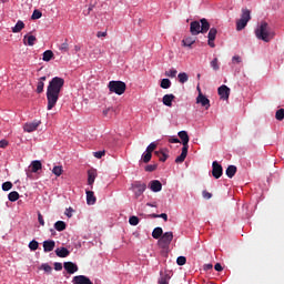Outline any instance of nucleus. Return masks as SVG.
<instances>
[{"label":"nucleus","mask_w":284,"mask_h":284,"mask_svg":"<svg viewBox=\"0 0 284 284\" xmlns=\"http://www.w3.org/2000/svg\"><path fill=\"white\" fill-rule=\"evenodd\" d=\"M210 30L209 21L203 18L201 21H192L190 23V33L194 37L199 36L200 33L205 34Z\"/></svg>","instance_id":"obj_3"},{"label":"nucleus","mask_w":284,"mask_h":284,"mask_svg":"<svg viewBox=\"0 0 284 284\" xmlns=\"http://www.w3.org/2000/svg\"><path fill=\"white\" fill-rule=\"evenodd\" d=\"M42 270H43L45 273H51V272H52V267L49 266L48 264H42Z\"/></svg>","instance_id":"obj_55"},{"label":"nucleus","mask_w":284,"mask_h":284,"mask_svg":"<svg viewBox=\"0 0 284 284\" xmlns=\"http://www.w3.org/2000/svg\"><path fill=\"white\" fill-rule=\"evenodd\" d=\"M64 83L65 81L62 78L54 77L53 79H51V81L47 87V92H45V97L48 101L47 108H54L57 105V102L64 87Z\"/></svg>","instance_id":"obj_1"},{"label":"nucleus","mask_w":284,"mask_h":284,"mask_svg":"<svg viewBox=\"0 0 284 284\" xmlns=\"http://www.w3.org/2000/svg\"><path fill=\"white\" fill-rule=\"evenodd\" d=\"M150 219H162L164 222L169 221V215L166 213H161V214H150L149 215Z\"/></svg>","instance_id":"obj_33"},{"label":"nucleus","mask_w":284,"mask_h":284,"mask_svg":"<svg viewBox=\"0 0 284 284\" xmlns=\"http://www.w3.org/2000/svg\"><path fill=\"white\" fill-rule=\"evenodd\" d=\"M129 222H130V225H131V226H138L139 223H140V220H139L138 216L133 215V216L130 217V221H129Z\"/></svg>","instance_id":"obj_47"},{"label":"nucleus","mask_w":284,"mask_h":284,"mask_svg":"<svg viewBox=\"0 0 284 284\" xmlns=\"http://www.w3.org/2000/svg\"><path fill=\"white\" fill-rule=\"evenodd\" d=\"M158 148V143L156 142H151L146 149H145V152L152 154Z\"/></svg>","instance_id":"obj_38"},{"label":"nucleus","mask_w":284,"mask_h":284,"mask_svg":"<svg viewBox=\"0 0 284 284\" xmlns=\"http://www.w3.org/2000/svg\"><path fill=\"white\" fill-rule=\"evenodd\" d=\"M189 150H190V148L182 146V153H181V155H178V158L175 159V163L181 164V163L185 162V159L187 158Z\"/></svg>","instance_id":"obj_19"},{"label":"nucleus","mask_w":284,"mask_h":284,"mask_svg":"<svg viewBox=\"0 0 284 284\" xmlns=\"http://www.w3.org/2000/svg\"><path fill=\"white\" fill-rule=\"evenodd\" d=\"M42 169V163L40 162V160H33L32 164H31V171L33 173H37L38 171H40Z\"/></svg>","instance_id":"obj_30"},{"label":"nucleus","mask_w":284,"mask_h":284,"mask_svg":"<svg viewBox=\"0 0 284 284\" xmlns=\"http://www.w3.org/2000/svg\"><path fill=\"white\" fill-rule=\"evenodd\" d=\"M154 154L159 158L161 162H166L169 159V150L168 149H161L159 151H154Z\"/></svg>","instance_id":"obj_15"},{"label":"nucleus","mask_w":284,"mask_h":284,"mask_svg":"<svg viewBox=\"0 0 284 284\" xmlns=\"http://www.w3.org/2000/svg\"><path fill=\"white\" fill-rule=\"evenodd\" d=\"M242 58L240 55H233V63H241Z\"/></svg>","instance_id":"obj_57"},{"label":"nucleus","mask_w":284,"mask_h":284,"mask_svg":"<svg viewBox=\"0 0 284 284\" xmlns=\"http://www.w3.org/2000/svg\"><path fill=\"white\" fill-rule=\"evenodd\" d=\"M251 20V11L248 9H242L241 18L236 22V30L243 31Z\"/></svg>","instance_id":"obj_4"},{"label":"nucleus","mask_w":284,"mask_h":284,"mask_svg":"<svg viewBox=\"0 0 284 284\" xmlns=\"http://www.w3.org/2000/svg\"><path fill=\"white\" fill-rule=\"evenodd\" d=\"M63 268L67 271L68 274H74L79 271V266L72 262H65L63 264Z\"/></svg>","instance_id":"obj_13"},{"label":"nucleus","mask_w":284,"mask_h":284,"mask_svg":"<svg viewBox=\"0 0 284 284\" xmlns=\"http://www.w3.org/2000/svg\"><path fill=\"white\" fill-rule=\"evenodd\" d=\"M38 223H40L41 226L45 225L43 215L41 213H38Z\"/></svg>","instance_id":"obj_53"},{"label":"nucleus","mask_w":284,"mask_h":284,"mask_svg":"<svg viewBox=\"0 0 284 284\" xmlns=\"http://www.w3.org/2000/svg\"><path fill=\"white\" fill-rule=\"evenodd\" d=\"M12 186H13V184H12L11 182H4V183L2 184V190H3V191H9V190L12 189Z\"/></svg>","instance_id":"obj_51"},{"label":"nucleus","mask_w":284,"mask_h":284,"mask_svg":"<svg viewBox=\"0 0 284 284\" xmlns=\"http://www.w3.org/2000/svg\"><path fill=\"white\" fill-rule=\"evenodd\" d=\"M149 187L153 192H161L163 189V185L159 180H153L150 182Z\"/></svg>","instance_id":"obj_18"},{"label":"nucleus","mask_w":284,"mask_h":284,"mask_svg":"<svg viewBox=\"0 0 284 284\" xmlns=\"http://www.w3.org/2000/svg\"><path fill=\"white\" fill-rule=\"evenodd\" d=\"M40 124H41V121H37V120L30 123H26L23 128L24 132L32 133L38 130Z\"/></svg>","instance_id":"obj_9"},{"label":"nucleus","mask_w":284,"mask_h":284,"mask_svg":"<svg viewBox=\"0 0 284 284\" xmlns=\"http://www.w3.org/2000/svg\"><path fill=\"white\" fill-rule=\"evenodd\" d=\"M148 207H158V205L155 203H146Z\"/></svg>","instance_id":"obj_64"},{"label":"nucleus","mask_w":284,"mask_h":284,"mask_svg":"<svg viewBox=\"0 0 284 284\" xmlns=\"http://www.w3.org/2000/svg\"><path fill=\"white\" fill-rule=\"evenodd\" d=\"M102 114L104 118H112L113 115H115V111L114 109L105 108L102 110Z\"/></svg>","instance_id":"obj_34"},{"label":"nucleus","mask_w":284,"mask_h":284,"mask_svg":"<svg viewBox=\"0 0 284 284\" xmlns=\"http://www.w3.org/2000/svg\"><path fill=\"white\" fill-rule=\"evenodd\" d=\"M151 160H152V153H149L148 151H145V153H143L142 155V162L149 163Z\"/></svg>","instance_id":"obj_40"},{"label":"nucleus","mask_w":284,"mask_h":284,"mask_svg":"<svg viewBox=\"0 0 284 284\" xmlns=\"http://www.w3.org/2000/svg\"><path fill=\"white\" fill-rule=\"evenodd\" d=\"M171 275L169 273L160 272L158 284H170Z\"/></svg>","instance_id":"obj_20"},{"label":"nucleus","mask_w":284,"mask_h":284,"mask_svg":"<svg viewBox=\"0 0 284 284\" xmlns=\"http://www.w3.org/2000/svg\"><path fill=\"white\" fill-rule=\"evenodd\" d=\"M174 240V234L173 232H165L162 234V237L159 239L158 244L159 246H161L162 248H166L170 246V244L172 243V241Z\"/></svg>","instance_id":"obj_6"},{"label":"nucleus","mask_w":284,"mask_h":284,"mask_svg":"<svg viewBox=\"0 0 284 284\" xmlns=\"http://www.w3.org/2000/svg\"><path fill=\"white\" fill-rule=\"evenodd\" d=\"M158 169L156 164L145 166V172H153Z\"/></svg>","instance_id":"obj_52"},{"label":"nucleus","mask_w":284,"mask_h":284,"mask_svg":"<svg viewBox=\"0 0 284 284\" xmlns=\"http://www.w3.org/2000/svg\"><path fill=\"white\" fill-rule=\"evenodd\" d=\"M176 263L179 266H183V265H185V263H187V257L180 255V257H178V260H176Z\"/></svg>","instance_id":"obj_48"},{"label":"nucleus","mask_w":284,"mask_h":284,"mask_svg":"<svg viewBox=\"0 0 284 284\" xmlns=\"http://www.w3.org/2000/svg\"><path fill=\"white\" fill-rule=\"evenodd\" d=\"M59 50H60L61 52H69L68 39H65V41L60 44Z\"/></svg>","instance_id":"obj_41"},{"label":"nucleus","mask_w":284,"mask_h":284,"mask_svg":"<svg viewBox=\"0 0 284 284\" xmlns=\"http://www.w3.org/2000/svg\"><path fill=\"white\" fill-rule=\"evenodd\" d=\"M275 119L277 121H283L284 120V109H280L275 113Z\"/></svg>","instance_id":"obj_42"},{"label":"nucleus","mask_w":284,"mask_h":284,"mask_svg":"<svg viewBox=\"0 0 284 284\" xmlns=\"http://www.w3.org/2000/svg\"><path fill=\"white\" fill-rule=\"evenodd\" d=\"M131 189H133V192L135 193V196L139 197L141 196L144 191L146 190V184L141 183V182H135L131 185Z\"/></svg>","instance_id":"obj_7"},{"label":"nucleus","mask_w":284,"mask_h":284,"mask_svg":"<svg viewBox=\"0 0 284 284\" xmlns=\"http://www.w3.org/2000/svg\"><path fill=\"white\" fill-rule=\"evenodd\" d=\"M24 27L26 26H24L23 21L19 20L17 22V24L12 28V32L13 33H20L24 29Z\"/></svg>","instance_id":"obj_32"},{"label":"nucleus","mask_w":284,"mask_h":284,"mask_svg":"<svg viewBox=\"0 0 284 284\" xmlns=\"http://www.w3.org/2000/svg\"><path fill=\"white\" fill-rule=\"evenodd\" d=\"M11 203H16L17 200H19L20 195L17 191L10 192L8 195Z\"/></svg>","instance_id":"obj_35"},{"label":"nucleus","mask_w":284,"mask_h":284,"mask_svg":"<svg viewBox=\"0 0 284 284\" xmlns=\"http://www.w3.org/2000/svg\"><path fill=\"white\" fill-rule=\"evenodd\" d=\"M70 254H71L70 250L67 248L65 246L55 248V255L60 258H65V257L70 256Z\"/></svg>","instance_id":"obj_16"},{"label":"nucleus","mask_w":284,"mask_h":284,"mask_svg":"<svg viewBox=\"0 0 284 284\" xmlns=\"http://www.w3.org/2000/svg\"><path fill=\"white\" fill-rule=\"evenodd\" d=\"M212 175L217 180L223 175V168L216 161L212 164Z\"/></svg>","instance_id":"obj_8"},{"label":"nucleus","mask_w":284,"mask_h":284,"mask_svg":"<svg viewBox=\"0 0 284 284\" xmlns=\"http://www.w3.org/2000/svg\"><path fill=\"white\" fill-rule=\"evenodd\" d=\"M160 87L162 89H170L172 87V82L169 79L161 80Z\"/></svg>","instance_id":"obj_37"},{"label":"nucleus","mask_w":284,"mask_h":284,"mask_svg":"<svg viewBox=\"0 0 284 284\" xmlns=\"http://www.w3.org/2000/svg\"><path fill=\"white\" fill-rule=\"evenodd\" d=\"M215 271L217 272H222L223 271V267L220 263H217L215 266H214Z\"/></svg>","instance_id":"obj_62"},{"label":"nucleus","mask_w":284,"mask_h":284,"mask_svg":"<svg viewBox=\"0 0 284 284\" xmlns=\"http://www.w3.org/2000/svg\"><path fill=\"white\" fill-rule=\"evenodd\" d=\"M53 226L57 232H63L67 230V223L64 221H57Z\"/></svg>","instance_id":"obj_27"},{"label":"nucleus","mask_w":284,"mask_h":284,"mask_svg":"<svg viewBox=\"0 0 284 284\" xmlns=\"http://www.w3.org/2000/svg\"><path fill=\"white\" fill-rule=\"evenodd\" d=\"M8 146V141L7 140H0V148L6 149Z\"/></svg>","instance_id":"obj_58"},{"label":"nucleus","mask_w":284,"mask_h":284,"mask_svg":"<svg viewBox=\"0 0 284 284\" xmlns=\"http://www.w3.org/2000/svg\"><path fill=\"white\" fill-rule=\"evenodd\" d=\"M44 90V82L38 81V87L36 88V92L42 93Z\"/></svg>","instance_id":"obj_49"},{"label":"nucleus","mask_w":284,"mask_h":284,"mask_svg":"<svg viewBox=\"0 0 284 284\" xmlns=\"http://www.w3.org/2000/svg\"><path fill=\"white\" fill-rule=\"evenodd\" d=\"M54 58V53L52 50H45L42 53V61L50 62Z\"/></svg>","instance_id":"obj_25"},{"label":"nucleus","mask_w":284,"mask_h":284,"mask_svg":"<svg viewBox=\"0 0 284 284\" xmlns=\"http://www.w3.org/2000/svg\"><path fill=\"white\" fill-rule=\"evenodd\" d=\"M163 236V229L158 226L155 229H153L152 231V237L154 240H161V237Z\"/></svg>","instance_id":"obj_26"},{"label":"nucleus","mask_w":284,"mask_h":284,"mask_svg":"<svg viewBox=\"0 0 284 284\" xmlns=\"http://www.w3.org/2000/svg\"><path fill=\"white\" fill-rule=\"evenodd\" d=\"M175 95L174 94H165L162 99L163 105H166L168 108L172 106V102L174 101Z\"/></svg>","instance_id":"obj_21"},{"label":"nucleus","mask_w":284,"mask_h":284,"mask_svg":"<svg viewBox=\"0 0 284 284\" xmlns=\"http://www.w3.org/2000/svg\"><path fill=\"white\" fill-rule=\"evenodd\" d=\"M221 99L223 100H229L230 98V93H231V89L227 85H221L217 90Z\"/></svg>","instance_id":"obj_12"},{"label":"nucleus","mask_w":284,"mask_h":284,"mask_svg":"<svg viewBox=\"0 0 284 284\" xmlns=\"http://www.w3.org/2000/svg\"><path fill=\"white\" fill-rule=\"evenodd\" d=\"M196 102L201 103V105L203 108H206V105L210 106V100L205 95H203L201 92L199 93V95L196 98Z\"/></svg>","instance_id":"obj_23"},{"label":"nucleus","mask_w":284,"mask_h":284,"mask_svg":"<svg viewBox=\"0 0 284 284\" xmlns=\"http://www.w3.org/2000/svg\"><path fill=\"white\" fill-rule=\"evenodd\" d=\"M53 266H54V271H62L63 270L62 263H54Z\"/></svg>","instance_id":"obj_56"},{"label":"nucleus","mask_w":284,"mask_h":284,"mask_svg":"<svg viewBox=\"0 0 284 284\" xmlns=\"http://www.w3.org/2000/svg\"><path fill=\"white\" fill-rule=\"evenodd\" d=\"M178 135L182 141L183 148L190 149V135L187 134V131H180Z\"/></svg>","instance_id":"obj_10"},{"label":"nucleus","mask_w":284,"mask_h":284,"mask_svg":"<svg viewBox=\"0 0 284 284\" xmlns=\"http://www.w3.org/2000/svg\"><path fill=\"white\" fill-rule=\"evenodd\" d=\"M97 37H98V38H105V37H106V31H104V32L99 31V32L97 33Z\"/></svg>","instance_id":"obj_61"},{"label":"nucleus","mask_w":284,"mask_h":284,"mask_svg":"<svg viewBox=\"0 0 284 284\" xmlns=\"http://www.w3.org/2000/svg\"><path fill=\"white\" fill-rule=\"evenodd\" d=\"M29 248L31 251H37L39 248V242L37 240H32L30 243H29Z\"/></svg>","instance_id":"obj_44"},{"label":"nucleus","mask_w":284,"mask_h":284,"mask_svg":"<svg viewBox=\"0 0 284 284\" xmlns=\"http://www.w3.org/2000/svg\"><path fill=\"white\" fill-rule=\"evenodd\" d=\"M23 41H24V44H28L29 47H33L37 41V38L36 36L26 34Z\"/></svg>","instance_id":"obj_28"},{"label":"nucleus","mask_w":284,"mask_h":284,"mask_svg":"<svg viewBox=\"0 0 284 284\" xmlns=\"http://www.w3.org/2000/svg\"><path fill=\"white\" fill-rule=\"evenodd\" d=\"M254 33L257 40L265 43H270L276 37V32L272 30L271 26L266 21H261L260 24H257Z\"/></svg>","instance_id":"obj_2"},{"label":"nucleus","mask_w":284,"mask_h":284,"mask_svg":"<svg viewBox=\"0 0 284 284\" xmlns=\"http://www.w3.org/2000/svg\"><path fill=\"white\" fill-rule=\"evenodd\" d=\"M67 212H68V213H65V215H67L69 219H71V217H72V213L74 212V210H73L72 207H69V209L67 210Z\"/></svg>","instance_id":"obj_59"},{"label":"nucleus","mask_w":284,"mask_h":284,"mask_svg":"<svg viewBox=\"0 0 284 284\" xmlns=\"http://www.w3.org/2000/svg\"><path fill=\"white\" fill-rule=\"evenodd\" d=\"M169 143L178 144V143H181V140L179 138L172 136V138L169 139Z\"/></svg>","instance_id":"obj_54"},{"label":"nucleus","mask_w":284,"mask_h":284,"mask_svg":"<svg viewBox=\"0 0 284 284\" xmlns=\"http://www.w3.org/2000/svg\"><path fill=\"white\" fill-rule=\"evenodd\" d=\"M178 79H179V82L183 84L187 82V80H190V77L187 75V73L182 72V73H179Z\"/></svg>","instance_id":"obj_36"},{"label":"nucleus","mask_w":284,"mask_h":284,"mask_svg":"<svg viewBox=\"0 0 284 284\" xmlns=\"http://www.w3.org/2000/svg\"><path fill=\"white\" fill-rule=\"evenodd\" d=\"M178 70L176 69H170L169 71H165V77H169V78H176L178 75Z\"/></svg>","instance_id":"obj_39"},{"label":"nucleus","mask_w":284,"mask_h":284,"mask_svg":"<svg viewBox=\"0 0 284 284\" xmlns=\"http://www.w3.org/2000/svg\"><path fill=\"white\" fill-rule=\"evenodd\" d=\"M43 252L49 253L55 248V241L54 240H45L42 243Z\"/></svg>","instance_id":"obj_11"},{"label":"nucleus","mask_w":284,"mask_h":284,"mask_svg":"<svg viewBox=\"0 0 284 284\" xmlns=\"http://www.w3.org/2000/svg\"><path fill=\"white\" fill-rule=\"evenodd\" d=\"M194 43H195V38H193V37H185L182 40V47H184V48L191 49Z\"/></svg>","instance_id":"obj_24"},{"label":"nucleus","mask_w":284,"mask_h":284,"mask_svg":"<svg viewBox=\"0 0 284 284\" xmlns=\"http://www.w3.org/2000/svg\"><path fill=\"white\" fill-rule=\"evenodd\" d=\"M73 284H93L92 281H90V278H88V276L85 275H79V276H74L72 280Z\"/></svg>","instance_id":"obj_14"},{"label":"nucleus","mask_w":284,"mask_h":284,"mask_svg":"<svg viewBox=\"0 0 284 284\" xmlns=\"http://www.w3.org/2000/svg\"><path fill=\"white\" fill-rule=\"evenodd\" d=\"M216 36H217L216 28H211L210 31H209V36H207V38H209V47L215 48L214 40H215Z\"/></svg>","instance_id":"obj_17"},{"label":"nucleus","mask_w":284,"mask_h":284,"mask_svg":"<svg viewBox=\"0 0 284 284\" xmlns=\"http://www.w3.org/2000/svg\"><path fill=\"white\" fill-rule=\"evenodd\" d=\"M52 173L55 175V176H61L62 173H63V168L62 166H54L52 169Z\"/></svg>","instance_id":"obj_43"},{"label":"nucleus","mask_w":284,"mask_h":284,"mask_svg":"<svg viewBox=\"0 0 284 284\" xmlns=\"http://www.w3.org/2000/svg\"><path fill=\"white\" fill-rule=\"evenodd\" d=\"M97 199L94 196V193L92 191H87V204L88 205H94Z\"/></svg>","instance_id":"obj_29"},{"label":"nucleus","mask_w":284,"mask_h":284,"mask_svg":"<svg viewBox=\"0 0 284 284\" xmlns=\"http://www.w3.org/2000/svg\"><path fill=\"white\" fill-rule=\"evenodd\" d=\"M97 171L94 169H91L88 171V184L92 187L95 178H97Z\"/></svg>","instance_id":"obj_22"},{"label":"nucleus","mask_w":284,"mask_h":284,"mask_svg":"<svg viewBox=\"0 0 284 284\" xmlns=\"http://www.w3.org/2000/svg\"><path fill=\"white\" fill-rule=\"evenodd\" d=\"M203 197L209 200L212 197V193H210L207 191H203Z\"/></svg>","instance_id":"obj_60"},{"label":"nucleus","mask_w":284,"mask_h":284,"mask_svg":"<svg viewBox=\"0 0 284 284\" xmlns=\"http://www.w3.org/2000/svg\"><path fill=\"white\" fill-rule=\"evenodd\" d=\"M42 18V12L38 9L33 10V14L31 17L32 20H40Z\"/></svg>","instance_id":"obj_45"},{"label":"nucleus","mask_w":284,"mask_h":284,"mask_svg":"<svg viewBox=\"0 0 284 284\" xmlns=\"http://www.w3.org/2000/svg\"><path fill=\"white\" fill-rule=\"evenodd\" d=\"M211 67H212V69L214 71H219L220 70L219 58H214V60H212Z\"/></svg>","instance_id":"obj_46"},{"label":"nucleus","mask_w":284,"mask_h":284,"mask_svg":"<svg viewBox=\"0 0 284 284\" xmlns=\"http://www.w3.org/2000/svg\"><path fill=\"white\" fill-rule=\"evenodd\" d=\"M109 90L119 95L123 94L126 90V84L122 81H111L108 85Z\"/></svg>","instance_id":"obj_5"},{"label":"nucleus","mask_w":284,"mask_h":284,"mask_svg":"<svg viewBox=\"0 0 284 284\" xmlns=\"http://www.w3.org/2000/svg\"><path fill=\"white\" fill-rule=\"evenodd\" d=\"M236 172H237V168L235 165H229L226 170V175L229 176V179H232L235 176Z\"/></svg>","instance_id":"obj_31"},{"label":"nucleus","mask_w":284,"mask_h":284,"mask_svg":"<svg viewBox=\"0 0 284 284\" xmlns=\"http://www.w3.org/2000/svg\"><path fill=\"white\" fill-rule=\"evenodd\" d=\"M104 155H105V150L93 152V156L97 158V159H102V156H104Z\"/></svg>","instance_id":"obj_50"},{"label":"nucleus","mask_w":284,"mask_h":284,"mask_svg":"<svg viewBox=\"0 0 284 284\" xmlns=\"http://www.w3.org/2000/svg\"><path fill=\"white\" fill-rule=\"evenodd\" d=\"M213 268V265L212 264H206L204 265V271H210Z\"/></svg>","instance_id":"obj_63"}]
</instances>
